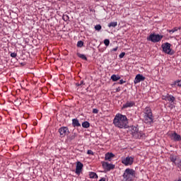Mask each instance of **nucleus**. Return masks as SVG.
<instances>
[{
    "label": "nucleus",
    "mask_w": 181,
    "mask_h": 181,
    "mask_svg": "<svg viewBox=\"0 0 181 181\" xmlns=\"http://www.w3.org/2000/svg\"><path fill=\"white\" fill-rule=\"evenodd\" d=\"M89 176L90 177V179H97V177H98V175H97V174L95 173H90Z\"/></svg>",
    "instance_id": "nucleus-20"
},
{
    "label": "nucleus",
    "mask_w": 181,
    "mask_h": 181,
    "mask_svg": "<svg viewBox=\"0 0 181 181\" xmlns=\"http://www.w3.org/2000/svg\"><path fill=\"white\" fill-rule=\"evenodd\" d=\"M76 54H77L78 57H79L80 59H82V60L87 61V57H86V55H84L83 54H80L79 52H78Z\"/></svg>",
    "instance_id": "nucleus-19"
},
{
    "label": "nucleus",
    "mask_w": 181,
    "mask_h": 181,
    "mask_svg": "<svg viewBox=\"0 0 181 181\" xmlns=\"http://www.w3.org/2000/svg\"><path fill=\"white\" fill-rule=\"evenodd\" d=\"M168 94L167 95L163 96V100H165V101H168Z\"/></svg>",
    "instance_id": "nucleus-33"
},
{
    "label": "nucleus",
    "mask_w": 181,
    "mask_h": 181,
    "mask_svg": "<svg viewBox=\"0 0 181 181\" xmlns=\"http://www.w3.org/2000/svg\"><path fill=\"white\" fill-rule=\"evenodd\" d=\"M124 83H126V81H124L123 79H121V80L117 83V84H124Z\"/></svg>",
    "instance_id": "nucleus-32"
},
{
    "label": "nucleus",
    "mask_w": 181,
    "mask_h": 181,
    "mask_svg": "<svg viewBox=\"0 0 181 181\" xmlns=\"http://www.w3.org/2000/svg\"><path fill=\"white\" fill-rule=\"evenodd\" d=\"M144 121L147 125H152L153 124V113L152 112V109L149 107H146L144 111Z\"/></svg>",
    "instance_id": "nucleus-2"
},
{
    "label": "nucleus",
    "mask_w": 181,
    "mask_h": 181,
    "mask_svg": "<svg viewBox=\"0 0 181 181\" xmlns=\"http://www.w3.org/2000/svg\"><path fill=\"white\" fill-rule=\"evenodd\" d=\"M83 128H90V122L86 121L82 123Z\"/></svg>",
    "instance_id": "nucleus-21"
},
{
    "label": "nucleus",
    "mask_w": 181,
    "mask_h": 181,
    "mask_svg": "<svg viewBox=\"0 0 181 181\" xmlns=\"http://www.w3.org/2000/svg\"><path fill=\"white\" fill-rule=\"evenodd\" d=\"M114 26L116 27L117 26V22L114 23Z\"/></svg>",
    "instance_id": "nucleus-38"
},
{
    "label": "nucleus",
    "mask_w": 181,
    "mask_h": 181,
    "mask_svg": "<svg viewBox=\"0 0 181 181\" xmlns=\"http://www.w3.org/2000/svg\"><path fill=\"white\" fill-rule=\"evenodd\" d=\"M124 56H125V52H122V53L119 55V57L120 59L124 58Z\"/></svg>",
    "instance_id": "nucleus-31"
},
{
    "label": "nucleus",
    "mask_w": 181,
    "mask_h": 181,
    "mask_svg": "<svg viewBox=\"0 0 181 181\" xmlns=\"http://www.w3.org/2000/svg\"><path fill=\"white\" fill-rule=\"evenodd\" d=\"M83 46H84V42L81 40L78 41L77 47H83Z\"/></svg>",
    "instance_id": "nucleus-22"
},
{
    "label": "nucleus",
    "mask_w": 181,
    "mask_h": 181,
    "mask_svg": "<svg viewBox=\"0 0 181 181\" xmlns=\"http://www.w3.org/2000/svg\"><path fill=\"white\" fill-rule=\"evenodd\" d=\"M76 138V134H74V135L69 136V139H71V141H73V139H75Z\"/></svg>",
    "instance_id": "nucleus-30"
},
{
    "label": "nucleus",
    "mask_w": 181,
    "mask_h": 181,
    "mask_svg": "<svg viewBox=\"0 0 181 181\" xmlns=\"http://www.w3.org/2000/svg\"><path fill=\"white\" fill-rule=\"evenodd\" d=\"M170 138H171V139H173V141H181L180 135L177 134V133H176L175 132H174L173 133H172L170 134Z\"/></svg>",
    "instance_id": "nucleus-14"
},
{
    "label": "nucleus",
    "mask_w": 181,
    "mask_h": 181,
    "mask_svg": "<svg viewBox=\"0 0 181 181\" xmlns=\"http://www.w3.org/2000/svg\"><path fill=\"white\" fill-rule=\"evenodd\" d=\"M83 164L81 162L78 161L76 163V171L75 173H76V175H80L83 170Z\"/></svg>",
    "instance_id": "nucleus-11"
},
{
    "label": "nucleus",
    "mask_w": 181,
    "mask_h": 181,
    "mask_svg": "<svg viewBox=\"0 0 181 181\" xmlns=\"http://www.w3.org/2000/svg\"><path fill=\"white\" fill-rule=\"evenodd\" d=\"M170 160L173 163H175V166H177L179 169H181V159L179 157L171 154L170 156Z\"/></svg>",
    "instance_id": "nucleus-5"
},
{
    "label": "nucleus",
    "mask_w": 181,
    "mask_h": 181,
    "mask_svg": "<svg viewBox=\"0 0 181 181\" xmlns=\"http://www.w3.org/2000/svg\"><path fill=\"white\" fill-rule=\"evenodd\" d=\"M177 30H180V28L175 27L172 30H168V32L172 35V33H175V32H177Z\"/></svg>",
    "instance_id": "nucleus-18"
},
{
    "label": "nucleus",
    "mask_w": 181,
    "mask_h": 181,
    "mask_svg": "<svg viewBox=\"0 0 181 181\" xmlns=\"http://www.w3.org/2000/svg\"><path fill=\"white\" fill-rule=\"evenodd\" d=\"M121 79V76L119 75H114V81H118V80Z\"/></svg>",
    "instance_id": "nucleus-23"
},
{
    "label": "nucleus",
    "mask_w": 181,
    "mask_h": 181,
    "mask_svg": "<svg viewBox=\"0 0 181 181\" xmlns=\"http://www.w3.org/2000/svg\"><path fill=\"white\" fill-rule=\"evenodd\" d=\"M72 126L74 128H76V127H81V124H80V122H78V119H72Z\"/></svg>",
    "instance_id": "nucleus-16"
},
{
    "label": "nucleus",
    "mask_w": 181,
    "mask_h": 181,
    "mask_svg": "<svg viewBox=\"0 0 181 181\" xmlns=\"http://www.w3.org/2000/svg\"><path fill=\"white\" fill-rule=\"evenodd\" d=\"M132 136L136 139H139L142 138V133L138 132V128L135 127V131L132 132Z\"/></svg>",
    "instance_id": "nucleus-13"
},
{
    "label": "nucleus",
    "mask_w": 181,
    "mask_h": 181,
    "mask_svg": "<svg viewBox=\"0 0 181 181\" xmlns=\"http://www.w3.org/2000/svg\"><path fill=\"white\" fill-rule=\"evenodd\" d=\"M112 158H114V153H107L105 155V160H107L108 162H111Z\"/></svg>",
    "instance_id": "nucleus-15"
},
{
    "label": "nucleus",
    "mask_w": 181,
    "mask_h": 181,
    "mask_svg": "<svg viewBox=\"0 0 181 181\" xmlns=\"http://www.w3.org/2000/svg\"><path fill=\"white\" fill-rule=\"evenodd\" d=\"M114 78H115L114 75H112V76H111V80H112V81H114Z\"/></svg>",
    "instance_id": "nucleus-37"
},
{
    "label": "nucleus",
    "mask_w": 181,
    "mask_h": 181,
    "mask_svg": "<svg viewBox=\"0 0 181 181\" xmlns=\"http://www.w3.org/2000/svg\"><path fill=\"white\" fill-rule=\"evenodd\" d=\"M93 114H98V109H93Z\"/></svg>",
    "instance_id": "nucleus-34"
},
{
    "label": "nucleus",
    "mask_w": 181,
    "mask_h": 181,
    "mask_svg": "<svg viewBox=\"0 0 181 181\" xmlns=\"http://www.w3.org/2000/svg\"><path fill=\"white\" fill-rule=\"evenodd\" d=\"M95 29V30H101V25H96Z\"/></svg>",
    "instance_id": "nucleus-26"
},
{
    "label": "nucleus",
    "mask_w": 181,
    "mask_h": 181,
    "mask_svg": "<svg viewBox=\"0 0 181 181\" xmlns=\"http://www.w3.org/2000/svg\"><path fill=\"white\" fill-rule=\"evenodd\" d=\"M101 163L105 170L110 171L114 169V165H112V163H108L107 161H102Z\"/></svg>",
    "instance_id": "nucleus-8"
},
{
    "label": "nucleus",
    "mask_w": 181,
    "mask_h": 181,
    "mask_svg": "<svg viewBox=\"0 0 181 181\" xmlns=\"http://www.w3.org/2000/svg\"><path fill=\"white\" fill-rule=\"evenodd\" d=\"M104 44H105L106 46H109V45H110V40L105 39V40H104Z\"/></svg>",
    "instance_id": "nucleus-25"
},
{
    "label": "nucleus",
    "mask_w": 181,
    "mask_h": 181,
    "mask_svg": "<svg viewBox=\"0 0 181 181\" xmlns=\"http://www.w3.org/2000/svg\"><path fill=\"white\" fill-rule=\"evenodd\" d=\"M59 133L61 138H64L66 135H69V128L66 127H62L59 129Z\"/></svg>",
    "instance_id": "nucleus-9"
},
{
    "label": "nucleus",
    "mask_w": 181,
    "mask_h": 181,
    "mask_svg": "<svg viewBox=\"0 0 181 181\" xmlns=\"http://www.w3.org/2000/svg\"><path fill=\"white\" fill-rule=\"evenodd\" d=\"M16 56H18V54H16V52H12L11 54V57L15 58V57H16Z\"/></svg>",
    "instance_id": "nucleus-28"
},
{
    "label": "nucleus",
    "mask_w": 181,
    "mask_h": 181,
    "mask_svg": "<svg viewBox=\"0 0 181 181\" xmlns=\"http://www.w3.org/2000/svg\"><path fill=\"white\" fill-rule=\"evenodd\" d=\"M114 52H117V48H115V49H114Z\"/></svg>",
    "instance_id": "nucleus-39"
},
{
    "label": "nucleus",
    "mask_w": 181,
    "mask_h": 181,
    "mask_svg": "<svg viewBox=\"0 0 181 181\" xmlns=\"http://www.w3.org/2000/svg\"><path fill=\"white\" fill-rule=\"evenodd\" d=\"M114 124L117 128H128V119L125 115L117 114L114 119Z\"/></svg>",
    "instance_id": "nucleus-1"
},
{
    "label": "nucleus",
    "mask_w": 181,
    "mask_h": 181,
    "mask_svg": "<svg viewBox=\"0 0 181 181\" xmlns=\"http://www.w3.org/2000/svg\"><path fill=\"white\" fill-rule=\"evenodd\" d=\"M170 46H171V45L169 42H165V43L161 45L163 52H164V53H166L167 54H173L171 53L172 49H170Z\"/></svg>",
    "instance_id": "nucleus-6"
},
{
    "label": "nucleus",
    "mask_w": 181,
    "mask_h": 181,
    "mask_svg": "<svg viewBox=\"0 0 181 181\" xmlns=\"http://www.w3.org/2000/svg\"><path fill=\"white\" fill-rule=\"evenodd\" d=\"M175 100H176V98H175L172 95L168 94V98L167 99V101H169V103H175Z\"/></svg>",
    "instance_id": "nucleus-17"
},
{
    "label": "nucleus",
    "mask_w": 181,
    "mask_h": 181,
    "mask_svg": "<svg viewBox=\"0 0 181 181\" xmlns=\"http://www.w3.org/2000/svg\"><path fill=\"white\" fill-rule=\"evenodd\" d=\"M132 107H135V102L134 101L128 100V101L126 102V103H124L122 105L123 109L132 108Z\"/></svg>",
    "instance_id": "nucleus-12"
},
{
    "label": "nucleus",
    "mask_w": 181,
    "mask_h": 181,
    "mask_svg": "<svg viewBox=\"0 0 181 181\" xmlns=\"http://www.w3.org/2000/svg\"><path fill=\"white\" fill-rule=\"evenodd\" d=\"M163 39V35H160L159 34H151L148 37H147V40L148 42H152L153 43H158V42H160Z\"/></svg>",
    "instance_id": "nucleus-4"
},
{
    "label": "nucleus",
    "mask_w": 181,
    "mask_h": 181,
    "mask_svg": "<svg viewBox=\"0 0 181 181\" xmlns=\"http://www.w3.org/2000/svg\"><path fill=\"white\" fill-rule=\"evenodd\" d=\"M109 28H111V26H114V23H110L109 25H108Z\"/></svg>",
    "instance_id": "nucleus-35"
},
{
    "label": "nucleus",
    "mask_w": 181,
    "mask_h": 181,
    "mask_svg": "<svg viewBox=\"0 0 181 181\" xmlns=\"http://www.w3.org/2000/svg\"><path fill=\"white\" fill-rule=\"evenodd\" d=\"M122 163L125 165V166H131L132 163H134V157L132 156H127L122 159Z\"/></svg>",
    "instance_id": "nucleus-7"
},
{
    "label": "nucleus",
    "mask_w": 181,
    "mask_h": 181,
    "mask_svg": "<svg viewBox=\"0 0 181 181\" xmlns=\"http://www.w3.org/2000/svg\"><path fill=\"white\" fill-rule=\"evenodd\" d=\"M141 81H145V76L142 74H137L134 80V84H138V83H141Z\"/></svg>",
    "instance_id": "nucleus-10"
},
{
    "label": "nucleus",
    "mask_w": 181,
    "mask_h": 181,
    "mask_svg": "<svg viewBox=\"0 0 181 181\" xmlns=\"http://www.w3.org/2000/svg\"><path fill=\"white\" fill-rule=\"evenodd\" d=\"M87 153L88 155H94V152L91 150H88Z\"/></svg>",
    "instance_id": "nucleus-29"
},
{
    "label": "nucleus",
    "mask_w": 181,
    "mask_h": 181,
    "mask_svg": "<svg viewBox=\"0 0 181 181\" xmlns=\"http://www.w3.org/2000/svg\"><path fill=\"white\" fill-rule=\"evenodd\" d=\"M84 84H85L84 81H81L80 83H76V86L78 87H80V86H84Z\"/></svg>",
    "instance_id": "nucleus-27"
},
{
    "label": "nucleus",
    "mask_w": 181,
    "mask_h": 181,
    "mask_svg": "<svg viewBox=\"0 0 181 181\" xmlns=\"http://www.w3.org/2000/svg\"><path fill=\"white\" fill-rule=\"evenodd\" d=\"M116 91L117 93L121 91V88L118 87L117 88H116Z\"/></svg>",
    "instance_id": "nucleus-36"
},
{
    "label": "nucleus",
    "mask_w": 181,
    "mask_h": 181,
    "mask_svg": "<svg viewBox=\"0 0 181 181\" xmlns=\"http://www.w3.org/2000/svg\"><path fill=\"white\" fill-rule=\"evenodd\" d=\"M62 19H63V21H64L65 22H67V21H69V16H67V15H64L63 17H62Z\"/></svg>",
    "instance_id": "nucleus-24"
},
{
    "label": "nucleus",
    "mask_w": 181,
    "mask_h": 181,
    "mask_svg": "<svg viewBox=\"0 0 181 181\" xmlns=\"http://www.w3.org/2000/svg\"><path fill=\"white\" fill-rule=\"evenodd\" d=\"M125 181H134L136 177V172L134 169L127 168L123 174Z\"/></svg>",
    "instance_id": "nucleus-3"
}]
</instances>
